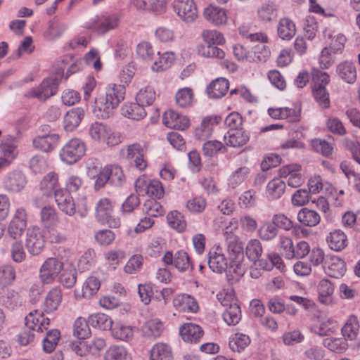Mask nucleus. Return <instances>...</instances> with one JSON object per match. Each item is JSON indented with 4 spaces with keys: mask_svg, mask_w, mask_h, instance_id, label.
I'll return each instance as SVG.
<instances>
[{
    "mask_svg": "<svg viewBox=\"0 0 360 360\" xmlns=\"http://www.w3.org/2000/svg\"><path fill=\"white\" fill-rule=\"evenodd\" d=\"M125 87L124 85L110 84L103 92H101L95 98L93 112L102 119H106L124 98Z\"/></svg>",
    "mask_w": 360,
    "mask_h": 360,
    "instance_id": "nucleus-1",
    "label": "nucleus"
},
{
    "mask_svg": "<svg viewBox=\"0 0 360 360\" xmlns=\"http://www.w3.org/2000/svg\"><path fill=\"white\" fill-rule=\"evenodd\" d=\"M204 41L207 46L198 47V53L206 58L222 59L225 56V52L216 46L225 42V39L221 33L215 30H205L202 33Z\"/></svg>",
    "mask_w": 360,
    "mask_h": 360,
    "instance_id": "nucleus-2",
    "label": "nucleus"
},
{
    "mask_svg": "<svg viewBox=\"0 0 360 360\" xmlns=\"http://www.w3.org/2000/svg\"><path fill=\"white\" fill-rule=\"evenodd\" d=\"M312 93L316 101L323 109L330 107L329 94L326 85L330 82L329 75L318 68H313L311 72Z\"/></svg>",
    "mask_w": 360,
    "mask_h": 360,
    "instance_id": "nucleus-3",
    "label": "nucleus"
},
{
    "mask_svg": "<svg viewBox=\"0 0 360 360\" xmlns=\"http://www.w3.org/2000/svg\"><path fill=\"white\" fill-rule=\"evenodd\" d=\"M105 341L103 338H96L90 342L84 341L72 342L65 349V353L74 352L81 357L96 358L100 352L105 347Z\"/></svg>",
    "mask_w": 360,
    "mask_h": 360,
    "instance_id": "nucleus-4",
    "label": "nucleus"
},
{
    "mask_svg": "<svg viewBox=\"0 0 360 360\" xmlns=\"http://www.w3.org/2000/svg\"><path fill=\"white\" fill-rule=\"evenodd\" d=\"M58 79L56 77L44 79L37 87L29 89L25 94L28 98H37L39 101H44L54 96L58 89Z\"/></svg>",
    "mask_w": 360,
    "mask_h": 360,
    "instance_id": "nucleus-5",
    "label": "nucleus"
},
{
    "mask_svg": "<svg viewBox=\"0 0 360 360\" xmlns=\"http://www.w3.org/2000/svg\"><path fill=\"white\" fill-rule=\"evenodd\" d=\"M86 151L85 143L77 138L70 139L61 148L60 158L63 162L72 165L79 160Z\"/></svg>",
    "mask_w": 360,
    "mask_h": 360,
    "instance_id": "nucleus-6",
    "label": "nucleus"
},
{
    "mask_svg": "<svg viewBox=\"0 0 360 360\" xmlns=\"http://www.w3.org/2000/svg\"><path fill=\"white\" fill-rule=\"evenodd\" d=\"M63 268V262L56 257L47 258L39 269V278L43 284H51Z\"/></svg>",
    "mask_w": 360,
    "mask_h": 360,
    "instance_id": "nucleus-7",
    "label": "nucleus"
},
{
    "mask_svg": "<svg viewBox=\"0 0 360 360\" xmlns=\"http://www.w3.org/2000/svg\"><path fill=\"white\" fill-rule=\"evenodd\" d=\"M25 246L32 255H38L43 251L45 239L39 227L33 226L27 229Z\"/></svg>",
    "mask_w": 360,
    "mask_h": 360,
    "instance_id": "nucleus-8",
    "label": "nucleus"
},
{
    "mask_svg": "<svg viewBox=\"0 0 360 360\" xmlns=\"http://www.w3.org/2000/svg\"><path fill=\"white\" fill-rule=\"evenodd\" d=\"M174 11L185 22L191 23L198 18V9L193 0H175Z\"/></svg>",
    "mask_w": 360,
    "mask_h": 360,
    "instance_id": "nucleus-9",
    "label": "nucleus"
},
{
    "mask_svg": "<svg viewBox=\"0 0 360 360\" xmlns=\"http://www.w3.org/2000/svg\"><path fill=\"white\" fill-rule=\"evenodd\" d=\"M207 264L212 271L217 274H222L226 270L228 261L219 245H214L210 249Z\"/></svg>",
    "mask_w": 360,
    "mask_h": 360,
    "instance_id": "nucleus-10",
    "label": "nucleus"
},
{
    "mask_svg": "<svg viewBox=\"0 0 360 360\" xmlns=\"http://www.w3.org/2000/svg\"><path fill=\"white\" fill-rule=\"evenodd\" d=\"M89 133L94 141H105L109 146L116 145L120 141L119 139L112 135L110 129L101 122L92 123L89 129Z\"/></svg>",
    "mask_w": 360,
    "mask_h": 360,
    "instance_id": "nucleus-11",
    "label": "nucleus"
},
{
    "mask_svg": "<svg viewBox=\"0 0 360 360\" xmlns=\"http://www.w3.org/2000/svg\"><path fill=\"white\" fill-rule=\"evenodd\" d=\"M324 272L330 277L340 278L346 272V264L340 257L335 255H326L323 262Z\"/></svg>",
    "mask_w": 360,
    "mask_h": 360,
    "instance_id": "nucleus-12",
    "label": "nucleus"
},
{
    "mask_svg": "<svg viewBox=\"0 0 360 360\" xmlns=\"http://www.w3.org/2000/svg\"><path fill=\"white\" fill-rule=\"evenodd\" d=\"M26 184L25 176L22 172L18 170L8 172L3 181L4 188L11 193H19Z\"/></svg>",
    "mask_w": 360,
    "mask_h": 360,
    "instance_id": "nucleus-13",
    "label": "nucleus"
},
{
    "mask_svg": "<svg viewBox=\"0 0 360 360\" xmlns=\"http://www.w3.org/2000/svg\"><path fill=\"white\" fill-rule=\"evenodd\" d=\"M50 320L45 318L39 310L30 311L25 318V323L27 329L33 331L43 332L49 325Z\"/></svg>",
    "mask_w": 360,
    "mask_h": 360,
    "instance_id": "nucleus-14",
    "label": "nucleus"
},
{
    "mask_svg": "<svg viewBox=\"0 0 360 360\" xmlns=\"http://www.w3.org/2000/svg\"><path fill=\"white\" fill-rule=\"evenodd\" d=\"M226 228V231L224 233L227 250L230 254L231 260H236L242 259L243 257V245L241 241L239 240L238 237L233 233L231 231H229Z\"/></svg>",
    "mask_w": 360,
    "mask_h": 360,
    "instance_id": "nucleus-15",
    "label": "nucleus"
},
{
    "mask_svg": "<svg viewBox=\"0 0 360 360\" xmlns=\"http://www.w3.org/2000/svg\"><path fill=\"white\" fill-rule=\"evenodd\" d=\"M59 210L68 216H73L76 212V207L73 198L70 193L63 188L58 190L53 195Z\"/></svg>",
    "mask_w": 360,
    "mask_h": 360,
    "instance_id": "nucleus-16",
    "label": "nucleus"
},
{
    "mask_svg": "<svg viewBox=\"0 0 360 360\" xmlns=\"http://www.w3.org/2000/svg\"><path fill=\"white\" fill-rule=\"evenodd\" d=\"M163 124L169 128L185 130L189 127V119L172 110L166 111L162 117Z\"/></svg>",
    "mask_w": 360,
    "mask_h": 360,
    "instance_id": "nucleus-17",
    "label": "nucleus"
},
{
    "mask_svg": "<svg viewBox=\"0 0 360 360\" xmlns=\"http://www.w3.org/2000/svg\"><path fill=\"white\" fill-rule=\"evenodd\" d=\"M221 117L217 115L205 117L199 127L195 129V136L198 140H205L210 138L213 131L214 125L218 124Z\"/></svg>",
    "mask_w": 360,
    "mask_h": 360,
    "instance_id": "nucleus-18",
    "label": "nucleus"
},
{
    "mask_svg": "<svg viewBox=\"0 0 360 360\" xmlns=\"http://www.w3.org/2000/svg\"><path fill=\"white\" fill-rule=\"evenodd\" d=\"M179 333L181 338L187 342L197 343L204 334L202 328L193 323H186L180 326Z\"/></svg>",
    "mask_w": 360,
    "mask_h": 360,
    "instance_id": "nucleus-19",
    "label": "nucleus"
},
{
    "mask_svg": "<svg viewBox=\"0 0 360 360\" xmlns=\"http://www.w3.org/2000/svg\"><path fill=\"white\" fill-rule=\"evenodd\" d=\"M173 305L179 311L195 313L198 309L195 299L188 294H180L173 300Z\"/></svg>",
    "mask_w": 360,
    "mask_h": 360,
    "instance_id": "nucleus-20",
    "label": "nucleus"
},
{
    "mask_svg": "<svg viewBox=\"0 0 360 360\" xmlns=\"http://www.w3.org/2000/svg\"><path fill=\"white\" fill-rule=\"evenodd\" d=\"M326 240L330 249L335 252L342 251L348 244L347 235L340 229L330 231L326 236Z\"/></svg>",
    "mask_w": 360,
    "mask_h": 360,
    "instance_id": "nucleus-21",
    "label": "nucleus"
},
{
    "mask_svg": "<svg viewBox=\"0 0 360 360\" xmlns=\"http://www.w3.org/2000/svg\"><path fill=\"white\" fill-rule=\"evenodd\" d=\"M59 139L57 134L38 136L33 140V146L35 148L41 151L51 152L58 146Z\"/></svg>",
    "mask_w": 360,
    "mask_h": 360,
    "instance_id": "nucleus-22",
    "label": "nucleus"
},
{
    "mask_svg": "<svg viewBox=\"0 0 360 360\" xmlns=\"http://www.w3.org/2000/svg\"><path fill=\"white\" fill-rule=\"evenodd\" d=\"M205 18L214 25H221L226 22V11L217 6L210 5L203 12Z\"/></svg>",
    "mask_w": 360,
    "mask_h": 360,
    "instance_id": "nucleus-23",
    "label": "nucleus"
},
{
    "mask_svg": "<svg viewBox=\"0 0 360 360\" xmlns=\"http://www.w3.org/2000/svg\"><path fill=\"white\" fill-rule=\"evenodd\" d=\"M63 299L62 290L60 288L55 287L47 293L44 304V311L47 313H52L57 310Z\"/></svg>",
    "mask_w": 360,
    "mask_h": 360,
    "instance_id": "nucleus-24",
    "label": "nucleus"
},
{
    "mask_svg": "<svg viewBox=\"0 0 360 360\" xmlns=\"http://www.w3.org/2000/svg\"><path fill=\"white\" fill-rule=\"evenodd\" d=\"M336 72L345 82L353 84L356 80V70L354 63L345 60L338 65Z\"/></svg>",
    "mask_w": 360,
    "mask_h": 360,
    "instance_id": "nucleus-25",
    "label": "nucleus"
},
{
    "mask_svg": "<svg viewBox=\"0 0 360 360\" xmlns=\"http://www.w3.org/2000/svg\"><path fill=\"white\" fill-rule=\"evenodd\" d=\"M229 82L225 78H218L212 82L207 87V93L210 98H220L228 91Z\"/></svg>",
    "mask_w": 360,
    "mask_h": 360,
    "instance_id": "nucleus-26",
    "label": "nucleus"
},
{
    "mask_svg": "<svg viewBox=\"0 0 360 360\" xmlns=\"http://www.w3.org/2000/svg\"><path fill=\"white\" fill-rule=\"evenodd\" d=\"M323 34L324 38L330 40L328 44V46L333 53H338L342 51L347 41V39L343 34L339 33L333 34V31L326 28L323 32Z\"/></svg>",
    "mask_w": 360,
    "mask_h": 360,
    "instance_id": "nucleus-27",
    "label": "nucleus"
},
{
    "mask_svg": "<svg viewBox=\"0 0 360 360\" xmlns=\"http://www.w3.org/2000/svg\"><path fill=\"white\" fill-rule=\"evenodd\" d=\"M122 114L129 119L139 120L146 115L144 106L141 105L139 102L127 103L122 107Z\"/></svg>",
    "mask_w": 360,
    "mask_h": 360,
    "instance_id": "nucleus-28",
    "label": "nucleus"
},
{
    "mask_svg": "<svg viewBox=\"0 0 360 360\" xmlns=\"http://www.w3.org/2000/svg\"><path fill=\"white\" fill-rule=\"evenodd\" d=\"M84 116V110L81 108H72L64 117V128L68 131L74 130L79 126Z\"/></svg>",
    "mask_w": 360,
    "mask_h": 360,
    "instance_id": "nucleus-29",
    "label": "nucleus"
},
{
    "mask_svg": "<svg viewBox=\"0 0 360 360\" xmlns=\"http://www.w3.org/2000/svg\"><path fill=\"white\" fill-rule=\"evenodd\" d=\"M40 188L43 192L54 195L56 191L62 190L58 182V175L54 172L46 174L40 183Z\"/></svg>",
    "mask_w": 360,
    "mask_h": 360,
    "instance_id": "nucleus-30",
    "label": "nucleus"
},
{
    "mask_svg": "<svg viewBox=\"0 0 360 360\" xmlns=\"http://www.w3.org/2000/svg\"><path fill=\"white\" fill-rule=\"evenodd\" d=\"M285 183L281 178H274L266 186V195L269 200L280 198L284 193Z\"/></svg>",
    "mask_w": 360,
    "mask_h": 360,
    "instance_id": "nucleus-31",
    "label": "nucleus"
},
{
    "mask_svg": "<svg viewBox=\"0 0 360 360\" xmlns=\"http://www.w3.org/2000/svg\"><path fill=\"white\" fill-rule=\"evenodd\" d=\"M119 20L116 14H104L98 19L96 30L98 34H105L110 30L115 29L118 25Z\"/></svg>",
    "mask_w": 360,
    "mask_h": 360,
    "instance_id": "nucleus-32",
    "label": "nucleus"
},
{
    "mask_svg": "<svg viewBox=\"0 0 360 360\" xmlns=\"http://www.w3.org/2000/svg\"><path fill=\"white\" fill-rule=\"evenodd\" d=\"M172 357V348L166 343L158 342L150 350V360H169Z\"/></svg>",
    "mask_w": 360,
    "mask_h": 360,
    "instance_id": "nucleus-33",
    "label": "nucleus"
},
{
    "mask_svg": "<svg viewBox=\"0 0 360 360\" xmlns=\"http://www.w3.org/2000/svg\"><path fill=\"white\" fill-rule=\"evenodd\" d=\"M224 138L227 146L236 148L245 145L249 140V135L245 131L236 129L229 131Z\"/></svg>",
    "mask_w": 360,
    "mask_h": 360,
    "instance_id": "nucleus-34",
    "label": "nucleus"
},
{
    "mask_svg": "<svg viewBox=\"0 0 360 360\" xmlns=\"http://www.w3.org/2000/svg\"><path fill=\"white\" fill-rule=\"evenodd\" d=\"M297 220L305 226L313 227L319 224L321 217L315 210L302 208L297 214Z\"/></svg>",
    "mask_w": 360,
    "mask_h": 360,
    "instance_id": "nucleus-35",
    "label": "nucleus"
},
{
    "mask_svg": "<svg viewBox=\"0 0 360 360\" xmlns=\"http://www.w3.org/2000/svg\"><path fill=\"white\" fill-rule=\"evenodd\" d=\"M111 214H113L112 201L107 198H101L96 207V217L97 220L104 224L105 220L108 219Z\"/></svg>",
    "mask_w": 360,
    "mask_h": 360,
    "instance_id": "nucleus-36",
    "label": "nucleus"
},
{
    "mask_svg": "<svg viewBox=\"0 0 360 360\" xmlns=\"http://www.w3.org/2000/svg\"><path fill=\"white\" fill-rule=\"evenodd\" d=\"M277 32L278 35L281 39L283 40H290L295 34V25L288 18H281L278 25Z\"/></svg>",
    "mask_w": 360,
    "mask_h": 360,
    "instance_id": "nucleus-37",
    "label": "nucleus"
},
{
    "mask_svg": "<svg viewBox=\"0 0 360 360\" xmlns=\"http://www.w3.org/2000/svg\"><path fill=\"white\" fill-rule=\"evenodd\" d=\"M88 321L93 328L103 330H111L113 323L111 318L103 313L91 314L88 318Z\"/></svg>",
    "mask_w": 360,
    "mask_h": 360,
    "instance_id": "nucleus-38",
    "label": "nucleus"
},
{
    "mask_svg": "<svg viewBox=\"0 0 360 360\" xmlns=\"http://www.w3.org/2000/svg\"><path fill=\"white\" fill-rule=\"evenodd\" d=\"M339 329L338 321L332 318L321 321L313 328L314 332L320 335H330Z\"/></svg>",
    "mask_w": 360,
    "mask_h": 360,
    "instance_id": "nucleus-39",
    "label": "nucleus"
},
{
    "mask_svg": "<svg viewBox=\"0 0 360 360\" xmlns=\"http://www.w3.org/2000/svg\"><path fill=\"white\" fill-rule=\"evenodd\" d=\"M334 291V286L328 279H322L318 285V293L319 301L325 304L332 302V295Z\"/></svg>",
    "mask_w": 360,
    "mask_h": 360,
    "instance_id": "nucleus-40",
    "label": "nucleus"
},
{
    "mask_svg": "<svg viewBox=\"0 0 360 360\" xmlns=\"http://www.w3.org/2000/svg\"><path fill=\"white\" fill-rule=\"evenodd\" d=\"M111 333L113 338L123 341H129L134 336L133 328L122 323L112 326Z\"/></svg>",
    "mask_w": 360,
    "mask_h": 360,
    "instance_id": "nucleus-41",
    "label": "nucleus"
},
{
    "mask_svg": "<svg viewBox=\"0 0 360 360\" xmlns=\"http://www.w3.org/2000/svg\"><path fill=\"white\" fill-rule=\"evenodd\" d=\"M163 329L162 322L156 319L146 321L142 326V332L148 338H156L160 337Z\"/></svg>",
    "mask_w": 360,
    "mask_h": 360,
    "instance_id": "nucleus-42",
    "label": "nucleus"
},
{
    "mask_svg": "<svg viewBox=\"0 0 360 360\" xmlns=\"http://www.w3.org/2000/svg\"><path fill=\"white\" fill-rule=\"evenodd\" d=\"M359 323L357 316L351 315L348 317L341 331L344 338L351 340L355 339L359 333Z\"/></svg>",
    "mask_w": 360,
    "mask_h": 360,
    "instance_id": "nucleus-43",
    "label": "nucleus"
},
{
    "mask_svg": "<svg viewBox=\"0 0 360 360\" xmlns=\"http://www.w3.org/2000/svg\"><path fill=\"white\" fill-rule=\"evenodd\" d=\"M241 309L240 306L234 302L229 307L226 308L222 314L224 321L229 326H235L239 323L241 319Z\"/></svg>",
    "mask_w": 360,
    "mask_h": 360,
    "instance_id": "nucleus-44",
    "label": "nucleus"
},
{
    "mask_svg": "<svg viewBox=\"0 0 360 360\" xmlns=\"http://www.w3.org/2000/svg\"><path fill=\"white\" fill-rule=\"evenodd\" d=\"M39 215L41 223L46 229L54 226L58 221L56 210L50 205L42 207Z\"/></svg>",
    "mask_w": 360,
    "mask_h": 360,
    "instance_id": "nucleus-45",
    "label": "nucleus"
},
{
    "mask_svg": "<svg viewBox=\"0 0 360 360\" xmlns=\"http://www.w3.org/2000/svg\"><path fill=\"white\" fill-rule=\"evenodd\" d=\"M258 266L266 271H271L274 266L279 270L285 269L281 257L274 252L268 254L267 259H261L259 260Z\"/></svg>",
    "mask_w": 360,
    "mask_h": 360,
    "instance_id": "nucleus-46",
    "label": "nucleus"
},
{
    "mask_svg": "<svg viewBox=\"0 0 360 360\" xmlns=\"http://www.w3.org/2000/svg\"><path fill=\"white\" fill-rule=\"evenodd\" d=\"M0 151L2 158L9 160L11 162L18 154L14 139L12 136L4 139L0 144Z\"/></svg>",
    "mask_w": 360,
    "mask_h": 360,
    "instance_id": "nucleus-47",
    "label": "nucleus"
},
{
    "mask_svg": "<svg viewBox=\"0 0 360 360\" xmlns=\"http://www.w3.org/2000/svg\"><path fill=\"white\" fill-rule=\"evenodd\" d=\"M156 98V93L154 88L150 85L141 88L136 96V101L139 102L143 106H148L153 104Z\"/></svg>",
    "mask_w": 360,
    "mask_h": 360,
    "instance_id": "nucleus-48",
    "label": "nucleus"
},
{
    "mask_svg": "<svg viewBox=\"0 0 360 360\" xmlns=\"http://www.w3.org/2000/svg\"><path fill=\"white\" fill-rule=\"evenodd\" d=\"M109 183L115 186H122L126 181L122 169L118 165L106 167Z\"/></svg>",
    "mask_w": 360,
    "mask_h": 360,
    "instance_id": "nucleus-49",
    "label": "nucleus"
},
{
    "mask_svg": "<svg viewBox=\"0 0 360 360\" xmlns=\"http://www.w3.org/2000/svg\"><path fill=\"white\" fill-rule=\"evenodd\" d=\"M245 253L250 260L258 265L259 257L262 253V247L259 240L251 239L246 245Z\"/></svg>",
    "mask_w": 360,
    "mask_h": 360,
    "instance_id": "nucleus-50",
    "label": "nucleus"
},
{
    "mask_svg": "<svg viewBox=\"0 0 360 360\" xmlns=\"http://www.w3.org/2000/svg\"><path fill=\"white\" fill-rule=\"evenodd\" d=\"M167 220L169 226L181 233L185 231L186 222L183 214L176 211H171L167 216Z\"/></svg>",
    "mask_w": 360,
    "mask_h": 360,
    "instance_id": "nucleus-51",
    "label": "nucleus"
},
{
    "mask_svg": "<svg viewBox=\"0 0 360 360\" xmlns=\"http://www.w3.org/2000/svg\"><path fill=\"white\" fill-rule=\"evenodd\" d=\"M175 101L180 108H186L191 106L193 101V90L188 87L180 89L176 93Z\"/></svg>",
    "mask_w": 360,
    "mask_h": 360,
    "instance_id": "nucleus-52",
    "label": "nucleus"
},
{
    "mask_svg": "<svg viewBox=\"0 0 360 360\" xmlns=\"http://www.w3.org/2000/svg\"><path fill=\"white\" fill-rule=\"evenodd\" d=\"M89 321L84 318H77L73 326V335L78 339L87 338L91 334Z\"/></svg>",
    "mask_w": 360,
    "mask_h": 360,
    "instance_id": "nucleus-53",
    "label": "nucleus"
},
{
    "mask_svg": "<svg viewBox=\"0 0 360 360\" xmlns=\"http://www.w3.org/2000/svg\"><path fill=\"white\" fill-rule=\"evenodd\" d=\"M174 266L181 272L193 269L190 258L187 252L184 250H179L175 253Z\"/></svg>",
    "mask_w": 360,
    "mask_h": 360,
    "instance_id": "nucleus-54",
    "label": "nucleus"
},
{
    "mask_svg": "<svg viewBox=\"0 0 360 360\" xmlns=\"http://www.w3.org/2000/svg\"><path fill=\"white\" fill-rule=\"evenodd\" d=\"M175 60V56L172 52H165L159 56L158 60H155L152 65V69L156 72L164 71L168 69Z\"/></svg>",
    "mask_w": 360,
    "mask_h": 360,
    "instance_id": "nucleus-55",
    "label": "nucleus"
},
{
    "mask_svg": "<svg viewBox=\"0 0 360 360\" xmlns=\"http://www.w3.org/2000/svg\"><path fill=\"white\" fill-rule=\"evenodd\" d=\"M15 279V269L10 264L0 266V285L6 287L13 283Z\"/></svg>",
    "mask_w": 360,
    "mask_h": 360,
    "instance_id": "nucleus-56",
    "label": "nucleus"
},
{
    "mask_svg": "<svg viewBox=\"0 0 360 360\" xmlns=\"http://www.w3.org/2000/svg\"><path fill=\"white\" fill-rule=\"evenodd\" d=\"M66 24L53 19L49 22V28L46 32L45 36L49 39H55L60 37L66 30Z\"/></svg>",
    "mask_w": 360,
    "mask_h": 360,
    "instance_id": "nucleus-57",
    "label": "nucleus"
},
{
    "mask_svg": "<svg viewBox=\"0 0 360 360\" xmlns=\"http://www.w3.org/2000/svg\"><path fill=\"white\" fill-rule=\"evenodd\" d=\"M60 337V333L57 329H53L47 332L43 340V349L46 353L53 352L57 345Z\"/></svg>",
    "mask_w": 360,
    "mask_h": 360,
    "instance_id": "nucleus-58",
    "label": "nucleus"
},
{
    "mask_svg": "<svg viewBox=\"0 0 360 360\" xmlns=\"http://www.w3.org/2000/svg\"><path fill=\"white\" fill-rule=\"evenodd\" d=\"M277 8L273 3L263 4L257 11L259 19L264 22H270L277 17Z\"/></svg>",
    "mask_w": 360,
    "mask_h": 360,
    "instance_id": "nucleus-59",
    "label": "nucleus"
},
{
    "mask_svg": "<svg viewBox=\"0 0 360 360\" xmlns=\"http://www.w3.org/2000/svg\"><path fill=\"white\" fill-rule=\"evenodd\" d=\"M250 343L248 335L243 333H236L229 341V347L233 352H240Z\"/></svg>",
    "mask_w": 360,
    "mask_h": 360,
    "instance_id": "nucleus-60",
    "label": "nucleus"
},
{
    "mask_svg": "<svg viewBox=\"0 0 360 360\" xmlns=\"http://www.w3.org/2000/svg\"><path fill=\"white\" fill-rule=\"evenodd\" d=\"M101 286L100 281L96 276H89L82 287V295L84 297L90 298L95 295Z\"/></svg>",
    "mask_w": 360,
    "mask_h": 360,
    "instance_id": "nucleus-61",
    "label": "nucleus"
},
{
    "mask_svg": "<svg viewBox=\"0 0 360 360\" xmlns=\"http://www.w3.org/2000/svg\"><path fill=\"white\" fill-rule=\"evenodd\" d=\"M323 345L328 349L336 352L342 353L346 350L347 344L346 342L345 338H326L323 341Z\"/></svg>",
    "mask_w": 360,
    "mask_h": 360,
    "instance_id": "nucleus-62",
    "label": "nucleus"
},
{
    "mask_svg": "<svg viewBox=\"0 0 360 360\" xmlns=\"http://www.w3.org/2000/svg\"><path fill=\"white\" fill-rule=\"evenodd\" d=\"M143 152V147L139 143L128 145L120 150L121 155L129 161L133 160Z\"/></svg>",
    "mask_w": 360,
    "mask_h": 360,
    "instance_id": "nucleus-63",
    "label": "nucleus"
},
{
    "mask_svg": "<svg viewBox=\"0 0 360 360\" xmlns=\"http://www.w3.org/2000/svg\"><path fill=\"white\" fill-rule=\"evenodd\" d=\"M143 210L149 217H157L164 213V209L160 202L154 198L146 200L143 205Z\"/></svg>",
    "mask_w": 360,
    "mask_h": 360,
    "instance_id": "nucleus-64",
    "label": "nucleus"
}]
</instances>
